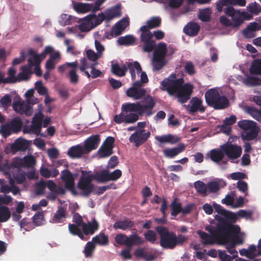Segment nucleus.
Wrapping results in <instances>:
<instances>
[{
	"label": "nucleus",
	"instance_id": "59",
	"mask_svg": "<svg viewBox=\"0 0 261 261\" xmlns=\"http://www.w3.org/2000/svg\"><path fill=\"white\" fill-rule=\"evenodd\" d=\"M194 187L196 191L202 194H205L207 192V187L202 181L198 180L194 182Z\"/></svg>",
	"mask_w": 261,
	"mask_h": 261
},
{
	"label": "nucleus",
	"instance_id": "30",
	"mask_svg": "<svg viewBox=\"0 0 261 261\" xmlns=\"http://www.w3.org/2000/svg\"><path fill=\"white\" fill-rule=\"evenodd\" d=\"M229 105L228 98L223 95L219 94L216 101L212 106L215 110H221L226 108Z\"/></svg>",
	"mask_w": 261,
	"mask_h": 261
},
{
	"label": "nucleus",
	"instance_id": "13",
	"mask_svg": "<svg viewBox=\"0 0 261 261\" xmlns=\"http://www.w3.org/2000/svg\"><path fill=\"white\" fill-rule=\"evenodd\" d=\"M13 110L20 114H25L27 115H31L32 114V107L29 103L18 100L14 101L12 105Z\"/></svg>",
	"mask_w": 261,
	"mask_h": 261
},
{
	"label": "nucleus",
	"instance_id": "28",
	"mask_svg": "<svg viewBox=\"0 0 261 261\" xmlns=\"http://www.w3.org/2000/svg\"><path fill=\"white\" fill-rule=\"evenodd\" d=\"M219 94V93L217 89L215 88L208 89L205 93L204 95L205 101L207 105L208 106L212 107L214 102L217 98V97L218 96Z\"/></svg>",
	"mask_w": 261,
	"mask_h": 261
},
{
	"label": "nucleus",
	"instance_id": "43",
	"mask_svg": "<svg viewBox=\"0 0 261 261\" xmlns=\"http://www.w3.org/2000/svg\"><path fill=\"white\" fill-rule=\"evenodd\" d=\"M251 74L261 75V59L254 60L250 68Z\"/></svg>",
	"mask_w": 261,
	"mask_h": 261
},
{
	"label": "nucleus",
	"instance_id": "42",
	"mask_svg": "<svg viewBox=\"0 0 261 261\" xmlns=\"http://www.w3.org/2000/svg\"><path fill=\"white\" fill-rule=\"evenodd\" d=\"M88 17L90 20H91L93 28L101 24L106 19L105 15L103 13H99L97 16L94 14L89 15Z\"/></svg>",
	"mask_w": 261,
	"mask_h": 261
},
{
	"label": "nucleus",
	"instance_id": "19",
	"mask_svg": "<svg viewBox=\"0 0 261 261\" xmlns=\"http://www.w3.org/2000/svg\"><path fill=\"white\" fill-rule=\"evenodd\" d=\"M99 224L95 218H93L91 222L84 223L82 227V231L85 235H92L99 228Z\"/></svg>",
	"mask_w": 261,
	"mask_h": 261
},
{
	"label": "nucleus",
	"instance_id": "29",
	"mask_svg": "<svg viewBox=\"0 0 261 261\" xmlns=\"http://www.w3.org/2000/svg\"><path fill=\"white\" fill-rule=\"evenodd\" d=\"M66 209L64 207L60 206L54 215L51 221L54 223H60L63 222L66 218Z\"/></svg>",
	"mask_w": 261,
	"mask_h": 261
},
{
	"label": "nucleus",
	"instance_id": "14",
	"mask_svg": "<svg viewBox=\"0 0 261 261\" xmlns=\"http://www.w3.org/2000/svg\"><path fill=\"white\" fill-rule=\"evenodd\" d=\"M100 139L99 135H92L87 139L83 146L85 150V153L87 154L93 150L95 149L100 143Z\"/></svg>",
	"mask_w": 261,
	"mask_h": 261
},
{
	"label": "nucleus",
	"instance_id": "15",
	"mask_svg": "<svg viewBox=\"0 0 261 261\" xmlns=\"http://www.w3.org/2000/svg\"><path fill=\"white\" fill-rule=\"evenodd\" d=\"M24 167L23 158H15L11 164L7 163L1 165V171H11L21 170L20 168Z\"/></svg>",
	"mask_w": 261,
	"mask_h": 261
},
{
	"label": "nucleus",
	"instance_id": "4",
	"mask_svg": "<svg viewBox=\"0 0 261 261\" xmlns=\"http://www.w3.org/2000/svg\"><path fill=\"white\" fill-rule=\"evenodd\" d=\"M44 115L42 113L36 114L33 118L31 124L23 126L22 131L24 134H34L36 136L42 137H46L45 134L41 133L42 127V120Z\"/></svg>",
	"mask_w": 261,
	"mask_h": 261
},
{
	"label": "nucleus",
	"instance_id": "11",
	"mask_svg": "<svg viewBox=\"0 0 261 261\" xmlns=\"http://www.w3.org/2000/svg\"><path fill=\"white\" fill-rule=\"evenodd\" d=\"M153 34L152 33H141L140 40L144 43L142 50L145 53H150L155 47L156 44L154 40H152Z\"/></svg>",
	"mask_w": 261,
	"mask_h": 261
},
{
	"label": "nucleus",
	"instance_id": "2",
	"mask_svg": "<svg viewBox=\"0 0 261 261\" xmlns=\"http://www.w3.org/2000/svg\"><path fill=\"white\" fill-rule=\"evenodd\" d=\"M161 85L163 90L170 96H175L180 103H186L190 99L194 89L193 85L184 84L182 78L177 79L174 74L163 80Z\"/></svg>",
	"mask_w": 261,
	"mask_h": 261
},
{
	"label": "nucleus",
	"instance_id": "40",
	"mask_svg": "<svg viewBox=\"0 0 261 261\" xmlns=\"http://www.w3.org/2000/svg\"><path fill=\"white\" fill-rule=\"evenodd\" d=\"M238 124L239 127L244 130V132L249 130L251 129L252 128L257 126L255 122L248 120L239 121Z\"/></svg>",
	"mask_w": 261,
	"mask_h": 261
},
{
	"label": "nucleus",
	"instance_id": "55",
	"mask_svg": "<svg viewBox=\"0 0 261 261\" xmlns=\"http://www.w3.org/2000/svg\"><path fill=\"white\" fill-rule=\"evenodd\" d=\"M247 8L248 11L253 15H258L261 12L260 6L256 2L250 3Z\"/></svg>",
	"mask_w": 261,
	"mask_h": 261
},
{
	"label": "nucleus",
	"instance_id": "12",
	"mask_svg": "<svg viewBox=\"0 0 261 261\" xmlns=\"http://www.w3.org/2000/svg\"><path fill=\"white\" fill-rule=\"evenodd\" d=\"M144 129L138 130L133 133L129 137V140L130 142H134L135 146L138 147L145 143L150 137V132L145 133Z\"/></svg>",
	"mask_w": 261,
	"mask_h": 261
},
{
	"label": "nucleus",
	"instance_id": "10",
	"mask_svg": "<svg viewBox=\"0 0 261 261\" xmlns=\"http://www.w3.org/2000/svg\"><path fill=\"white\" fill-rule=\"evenodd\" d=\"M221 149L224 151V155L230 159H237L242 154V148L232 144H225L221 146Z\"/></svg>",
	"mask_w": 261,
	"mask_h": 261
},
{
	"label": "nucleus",
	"instance_id": "33",
	"mask_svg": "<svg viewBox=\"0 0 261 261\" xmlns=\"http://www.w3.org/2000/svg\"><path fill=\"white\" fill-rule=\"evenodd\" d=\"M155 139L162 143L175 144L179 141V138L171 134L158 136L155 137Z\"/></svg>",
	"mask_w": 261,
	"mask_h": 261
},
{
	"label": "nucleus",
	"instance_id": "52",
	"mask_svg": "<svg viewBox=\"0 0 261 261\" xmlns=\"http://www.w3.org/2000/svg\"><path fill=\"white\" fill-rule=\"evenodd\" d=\"M95 249V245L93 241L88 242L85 245L84 253L86 257L92 256L94 251Z\"/></svg>",
	"mask_w": 261,
	"mask_h": 261
},
{
	"label": "nucleus",
	"instance_id": "41",
	"mask_svg": "<svg viewBox=\"0 0 261 261\" xmlns=\"http://www.w3.org/2000/svg\"><path fill=\"white\" fill-rule=\"evenodd\" d=\"M224 157V151L221 150L212 149L210 151V158L212 161L216 163L221 161Z\"/></svg>",
	"mask_w": 261,
	"mask_h": 261
},
{
	"label": "nucleus",
	"instance_id": "23",
	"mask_svg": "<svg viewBox=\"0 0 261 261\" xmlns=\"http://www.w3.org/2000/svg\"><path fill=\"white\" fill-rule=\"evenodd\" d=\"M106 19L110 20L115 17H120L121 16V5L118 4L114 7L106 10L105 14Z\"/></svg>",
	"mask_w": 261,
	"mask_h": 261
},
{
	"label": "nucleus",
	"instance_id": "56",
	"mask_svg": "<svg viewBox=\"0 0 261 261\" xmlns=\"http://www.w3.org/2000/svg\"><path fill=\"white\" fill-rule=\"evenodd\" d=\"M11 215L8 207L1 205V223L7 221L10 218Z\"/></svg>",
	"mask_w": 261,
	"mask_h": 261
},
{
	"label": "nucleus",
	"instance_id": "22",
	"mask_svg": "<svg viewBox=\"0 0 261 261\" xmlns=\"http://www.w3.org/2000/svg\"><path fill=\"white\" fill-rule=\"evenodd\" d=\"M134 255L137 258H143L145 261H154L156 255L151 252H147L144 248H140L136 249Z\"/></svg>",
	"mask_w": 261,
	"mask_h": 261
},
{
	"label": "nucleus",
	"instance_id": "45",
	"mask_svg": "<svg viewBox=\"0 0 261 261\" xmlns=\"http://www.w3.org/2000/svg\"><path fill=\"white\" fill-rule=\"evenodd\" d=\"M166 64L165 58H152V64L153 71H158L161 70Z\"/></svg>",
	"mask_w": 261,
	"mask_h": 261
},
{
	"label": "nucleus",
	"instance_id": "63",
	"mask_svg": "<svg viewBox=\"0 0 261 261\" xmlns=\"http://www.w3.org/2000/svg\"><path fill=\"white\" fill-rule=\"evenodd\" d=\"M144 236L145 240L151 244H154L156 240V234L152 230H148Z\"/></svg>",
	"mask_w": 261,
	"mask_h": 261
},
{
	"label": "nucleus",
	"instance_id": "47",
	"mask_svg": "<svg viewBox=\"0 0 261 261\" xmlns=\"http://www.w3.org/2000/svg\"><path fill=\"white\" fill-rule=\"evenodd\" d=\"M170 206L171 207V216L176 217L178 214L181 213L182 205L180 202H177V199L173 200L170 204Z\"/></svg>",
	"mask_w": 261,
	"mask_h": 261
},
{
	"label": "nucleus",
	"instance_id": "51",
	"mask_svg": "<svg viewBox=\"0 0 261 261\" xmlns=\"http://www.w3.org/2000/svg\"><path fill=\"white\" fill-rule=\"evenodd\" d=\"M211 10L210 8L201 10L199 12L198 18L203 22H207L210 20Z\"/></svg>",
	"mask_w": 261,
	"mask_h": 261
},
{
	"label": "nucleus",
	"instance_id": "1",
	"mask_svg": "<svg viewBox=\"0 0 261 261\" xmlns=\"http://www.w3.org/2000/svg\"><path fill=\"white\" fill-rule=\"evenodd\" d=\"M156 101L154 97L150 94L145 97L140 102L136 103H126L122 106V111L125 115V123H133L139 119V116L145 114L146 117L151 116L154 112L153 109Z\"/></svg>",
	"mask_w": 261,
	"mask_h": 261
},
{
	"label": "nucleus",
	"instance_id": "24",
	"mask_svg": "<svg viewBox=\"0 0 261 261\" xmlns=\"http://www.w3.org/2000/svg\"><path fill=\"white\" fill-rule=\"evenodd\" d=\"M135 222L128 218L116 221L113 224L115 229H119L122 230H130L135 226Z\"/></svg>",
	"mask_w": 261,
	"mask_h": 261
},
{
	"label": "nucleus",
	"instance_id": "21",
	"mask_svg": "<svg viewBox=\"0 0 261 261\" xmlns=\"http://www.w3.org/2000/svg\"><path fill=\"white\" fill-rule=\"evenodd\" d=\"M29 146V142L24 139H18L10 145L11 151L13 153L18 151H25Z\"/></svg>",
	"mask_w": 261,
	"mask_h": 261
},
{
	"label": "nucleus",
	"instance_id": "44",
	"mask_svg": "<svg viewBox=\"0 0 261 261\" xmlns=\"http://www.w3.org/2000/svg\"><path fill=\"white\" fill-rule=\"evenodd\" d=\"M124 66L126 67V72L129 70L130 73L135 72L136 69L137 73H140L142 70L140 64L137 61L134 62H126L124 64Z\"/></svg>",
	"mask_w": 261,
	"mask_h": 261
},
{
	"label": "nucleus",
	"instance_id": "18",
	"mask_svg": "<svg viewBox=\"0 0 261 261\" xmlns=\"http://www.w3.org/2000/svg\"><path fill=\"white\" fill-rule=\"evenodd\" d=\"M197 234L200 238L202 239V243L205 245H213L216 243V241L221 242L218 237L215 235L209 234L201 230L197 231Z\"/></svg>",
	"mask_w": 261,
	"mask_h": 261
},
{
	"label": "nucleus",
	"instance_id": "48",
	"mask_svg": "<svg viewBox=\"0 0 261 261\" xmlns=\"http://www.w3.org/2000/svg\"><path fill=\"white\" fill-rule=\"evenodd\" d=\"M31 67L29 65L21 67V72L19 73L18 76L22 80H28L32 74Z\"/></svg>",
	"mask_w": 261,
	"mask_h": 261
},
{
	"label": "nucleus",
	"instance_id": "53",
	"mask_svg": "<svg viewBox=\"0 0 261 261\" xmlns=\"http://www.w3.org/2000/svg\"><path fill=\"white\" fill-rule=\"evenodd\" d=\"M113 153V149L101 145L98 150V154L100 158H107Z\"/></svg>",
	"mask_w": 261,
	"mask_h": 261
},
{
	"label": "nucleus",
	"instance_id": "38",
	"mask_svg": "<svg viewBox=\"0 0 261 261\" xmlns=\"http://www.w3.org/2000/svg\"><path fill=\"white\" fill-rule=\"evenodd\" d=\"M93 5L90 4H84L77 3L74 5V9L80 13H86L90 11H92Z\"/></svg>",
	"mask_w": 261,
	"mask_h": 261
},
{
	"label": "nucleus",
	"instance_id": "62",
	"mask_svg": "<svg viewBox=\"0 0 261 261\" xmlns=\"http://www.w3.org/2000/svg\"><path fill=\"white\" fill-rule=\"evenodd\" d=\"M116 242L119 245H124L128 246V236L125 234L120 233L116 235L115 237Z\"/></svg>",
	"mask_w": 261,
	"mask_h": 261
},
{
	"label": "nucleus",
	"instance_id": "26",
	"mask_svg": "<svg viewBox=\"0 0 261 261\" xmlns=\"http://www.w3.org/2000/svg\"><path fill=\"white\" fill-rule=\"evenodd\" d=\"M185 146L183 144H179L177 147L172 148H166L163 150L164 155L168 158H173L184 151Z\"/></svg>",
	"mask_w": 261,
	"mask_h": 261
},
{
	"label": "nucleus",
	"instance_id": "16",
	"mask_svg": "<svg viewBox=\"0 0 261 261\" xmlns=\"http://www.w3.org/2000/svg\"><path fill=\"white\" fill-rule=\"evenodd\" d=\"M61 177L65 183V188L73 192L74 190V180L70 171L68 169H65L62 171Z\"/></svg>",
	"mask_w": 261,
	"mask_h": 261
},
{
	"label": "nucleus",
	"instance_id": "31",
	"mask_svg": "<svg viewBox=\"0 0 261 261\" xmlns=\"http://www.w3.org/2000/svg\"><path fill=\"white\" fill-rule=\"evenodd\" d=\"M200 30V26L198 23L193 22L188 23L184 28V32L190 36H196Z\"/></svg>",
	"mask_w": 261,
	"mask_h": 261
},
{
	"label": "nucleus",
	"instance_id": "5",
	"mask_svg": "<svg viewBox=\"0 0 261 261\" xmlns=\"http://www.w3.org/2000/svg\"><path fill=\"white\" fill-rule=\"evenodd\" d=\"M78 66L79 63L77 61L73 62H66L65 64L59 66L58 70L60 72L63 73L69 69L68 73L69 81L71 84L76 85L79 81V76L77 73Z\"/></svg>",
	"mask_w": 261,
	"mask_h": 261
},
{
	"label": "nucleus",
	"instance_id": "3",
	"mask_svg": "<svg viewBox=\"0 0 261 261\" xmlns=\"http://www.w3.org/2000/svg\"><path fill=\"white\" fill-rule=\"evenodd\" d=\"M155 230L160 238V244L164 249H173L177 246H181L187 240L186 237L182 234L177 236L164 226H158Z\"/></svg>",
	"mask_w": 261,
	"mask_h": 261
},
{
	"label": "nucleus",
	"instance_id": "46",
	"mask_svg": "<svg viewBox=\"0 0 261 261\" xmlns=\"http://www.w3.org/2000/svg\"><path fill=\"white\" fill-rule=\"evenodd\" d=\"M8 124L13 130V133H15L20 131L22 126V122L18 117L13 119L10 123Z\"/></svg>",
	"mask_w": 261,
	"mask_h": 261
},
{
	"label": "nucleus",
	"instance_id": "9",
	"mask_svg": "<svg viewBox=\"0 0 261 261\" xmlns=\"http://www.w3.org/2000/svg\"><path fill=\"white\" fill-rule=\"evenodd\" d=\"M78 188L82 192L84 196H88L93 190V185L92 183L91 175L82 177L78 183Z\"/></svg>",
	"mask_w": 261,
	"mask_h": 261
},
{
	"label": "nucleus",
	"instance_id": "34",
	"mask_svg": "<svg viewBox=\"0 0 261 261\" xmlns=\"http://www.w3.org/2000/svg\"><path fill=\"white\" fill-rule=\"evenodd\" d=\"M167 46L165 43L160 42L154 49L153 57L154 58H165L167 55Z\"/></svg>",
	"mask_w": 261,
	"mask_h": 261
},
{
	"label": "nucleus",
	"instance_id": "6",
	"mask_svg": "<svg viewBox=\"0 0 261 261\" xmlns=\"http://www.w3.org/2000/svg\"><path fill=\"white\" fill-rule=\"evenodd\" d=\"M122 175V172L119 169H116L112 172L108 170H102L99 173L96 174L94 178L100 182L108 181H116Z\"/></svg>",
	"mask_w": 261,
	"mask_h": 261
},
{
	"label": "nucleus",
	"instance_id": "35",
	"mask_svg": "<svg viewBox=\"0 0 261 261\" xmlns=\"http://www.w3.org/2000/svg\"><path fill=\"white\" fill-rule=\"evenodd\" d=\"M29 55L30 56L28 59V65L32 67L36 65H40L41 63V59L35 51L32 49H30L28 52Z\"/></svg>",
	"mask_w": 261,
	"mask_h": 261
},
{
	"label": "nucleus",
	"instance_id": "32",
	"mask_svg": "<svg viewBox=\"0 0 261 261\" xmlns=\"http://www.w3.org/2000/svg\"><path fill=\"white\" fill-rule=\"evenodd\" d=\"M259 132V128L258 126H256L251 129L243 132L241 134V137L244 140L251 141L257 137Z\"/></svg>",
	"mask_w": 261,
	"mask_h": 261
},
{
	"label": "nucleus",
	"instance_id": "25",
	"mask_svg": "<svg viewBox=\"0 0 261 261\" xmlns=\"http://www.w3.org/2000/svg\"><path fill=\"white\" fill-rule=\"evenodd\" d=\"M4 173L7 175L8 177V173L10 174L12 173L13 179H14L15 182H16L17 184H22L26 180L27 173L25 172L22 170H17L15 171H4Z\"/></svg>",
	"mask_w": 261,
	"mask_h": 261
},
{
	"label": "nucleus",
	"instance_id": "36",
	"mask_svg": "<svg viewBox=\"0 0 261 261\" xmlns=\"http://www.w3.org/2000/svg\"><path fill=\"white\" fill-rule=\"evenodd\" d=\"M144 242V240L136 233L132 234L128 237L127 243H128V247H130L135 245H141L143 244Z\"/></svg>",
	"mask_w": 261,
	"mask_h": 261
},
{
	"label": "nucleus",
	"instance_id": "7",
	"mask_svg": "<svg viewBox=\"0 0 261 261\" xmlns=\"http://www.w3.org/2000/svg\"><path fill=\"white\" fill-rule=\"evenodd\" d=\"M146 93V89L142 88V85L139 81L134 82L133 86L128 88L126 92V95L134 100H142L147 95Z\"/></svg>",
	"mask_w": 261,
	"mask_h": 261
},
{
	"label": "nucleus",
	"instance_id": "61",
	"mask_svg": "<svg viewBox=\"0 0 261 261\" xmlns=\"http://www.w3.org/2000/svg\"><path fill=\"white\" fill-rule=\"evenodd\" d=\"M232 19L234 21V25L236 27L240 25L243 22L241 12L239 11H236L233 16L231 17Z\"/></svg>",
	"mask_w": 261,
	"mask_h": 261
},
{
	"label": "nucleus",
	"instance_id": "27",
	"mask_svg": "<svg viewBox=\"0 0 261 261\" xmlns=\"http://www.w3.org/2000/svg\"><path fill=\"white\" fill-rule=\"evenodd\" d=\"M85 153V150L81 145H77L71 147L68 151V155L72 159L80 158Z\"/></svg>",
	"mask_w": 261,
	"mask_h": 261
},
{
	"label": "nucleus",
	"instance_id": "50",
	"mask_svg": "<svg viewBox=\"0 0 261 261\" xmlns=\"http://www.w3.org/2000/svg\"><path fill=\"white\" fill-rule=\"evenodd\" d=\"M112 72L115 75L123 76L125 74L126 67L124 66V64L120 67L118 64H115L112 66Z\"/></svg>",
	"mask_w": 261,
	"mask_h": 261
},
{
	"label": "nucleus",
	"instance_id": "64",
	"mask_svg": "<svg viewBox=\"0 0 261 261\" xmlns=\"http://www.w3.org/2000/svg\"><path fill=\"white\" fill-rule=\"evenodd\" d=\"M147 24L149 25L150 28H158L161 24V19L159 17H153L147 22Z\"/></svg>",
	"mask_w": 261,
	"mask_h": 261
},
{
	"label": "nucleus",
	"instance_id": "54",
	"mask_svg": "<svg viewBox=\"0 0 261 261\" xmlns=\"http://www.w3.org/2000/svg\"><path fill=\"white\" fill-rule=\"evenodd\" d=\"M247 112L254 119L259 122H261V111L252 107H249L247 108Z\"/></svg>",
	"mask_w": 261,
	"mask_h": 261
},
{
	"label": "nucleus",
	"instance_id": "57",
	"mask_svg": "<svg viewBox=\"0 0 261 261\" xmlns=\"http://www.w3.org/2000/svg\"><path fill=\"white\" fill-rule=\"evenodd\" d=\"M120 24L116 23L111 29L109 35L111 37L119 36L124 31V28L120 27Z\"/></svg>",
	"mask_w": 261,
	"mask_h": 261
},
{
	"label": "nucleus",
	"instance_id": "39",
	"mask_svg": "<svg viewBox=\"0 0 261 261\" xmlns=\"http://www.w3.org/2000/svg\"><path fill=\"white\" fill-rule=\"evenodd\" d=\"M92 241L94 244L101 246L107 245L109 243L108 236L104 232H100L98 235L92 238Z\"/></svg>",
	"mask_w": 261,
	"mask_h": 261
},
{
	"label": "nucleus",
	"instance_id": "49",
	"mask_svg": "<svg viewBox=\"0 0 261 261\" xmlns=\"http://www.w3.org/2000/svg\"><path fill=\"white\" fill-rule=\"evenodd\" d=\"M93 28L92 22H91V20H89L88 16L79 25V29L82 32H88Z\"/></svg>",
	"mask_w": 261,
	"mask_h": 261
},
{
	"label": "nucleus",
	"instance_id": "37",
	"mask_svg": "<svg viewBox=\"0 0 261 261\" xmlns=\"http://www.w3.org/2000/svg\"><path fill=\"white\" fill-rule=\"evenodd\" d=\"M136 41L135 37L132 35H127L118 39L117 42L120 45L129 46L134 44Z\"/></svg>",
	"mask_w": 261,
	"mask_h": 261
},
{
	"label": "nucleus",
	"instance_id": "20",
	"mask_svg": "<svg viewBox=\"0 0 261 261\" xmlns=\"http://www.w3.org/2000/svg\"><path fill=\"white\" fill-rule=\"evenodd\" d=\"M205 230L208 231L211 234L215 235L219 238V239L221 241V242L224 243H227L228 241V238L230 237V235L225 231H219L218 230V227L216 228L214 227L212 225H208L205 227Z\"/></svg>",
	"mask_w": 261,
	"mask_h": 261
},
{
	"label": "nucleus",
	"instance_id": "58",
	"mask_svg": "<svg viewBox=\"0 0 261 261\" xmlns=\"http://www.w3.org/2000/svg\"><path fill=\"white\" fill-rule=\"evenodd\" d=\"M225 219L231 225H234L233 223H235L238 219L237 216L234 213L229 212L226 210V213L223 215Z\"/></svg>",
	"mask_w": 261,
	"mask_h": 261
},
{
	"label": "nucleus",
	"instance_id": "60",
	"mask_svg": "<svg viewBox=\"0 0 261 261\" xmlns=\"http://www.w3.org/2000/svg\"><path fill=\"white\" fill-rule=\"evenodd\" d=\"M259 78L255 76H249L243 80V83L246 85L252 86L259 85Z\"/></svg>",
	"mask_w": 261,
	"mask_h": 261
},
{
	"label": "nucleus",
	"instance_id": "17",
	"mask_svg": "<svg viewBox=\"0 0 261 261\" xmlns=\"http://www.w3.org/2000/svg\"><path fill=\"white\" fill-rule=\"evenodd\" d=\"M190 103L191 105H188L189 108V112L190 113H195L197 112H199L201 113H203L205 111V107L202 105V100L197 97H193Z\"/></svg>",
	"mask_w": 261,
	"mask_h": 261
},
{
	"label": "nucleus",
	"instance_id": "8",
	"mask_svg": "<svg viewBox=\"0 0 261 261\" xmlns=\"http://www.w3.org/2000/svg\"><path fill=\"white\" fill-rule=\"evenodd\" d=\"M215 219L218 221L217 226L219 231H225L230 236L231 233H238L241 230L238 225H231L225 219L224 217L216 215Z\"/></svg>",
	"mask_w": 261,
	"mask_h": 261
}]
</instances>
